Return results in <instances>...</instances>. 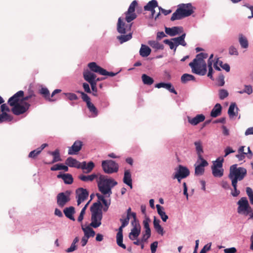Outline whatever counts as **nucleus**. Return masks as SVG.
<instances>
[{"label": "nucleus", "instance_id": "nucleus-43", "mask_svg": "<svg viewBox=\"0 0 253 253\" xmlns=\"http://www.w3.org/2000/svg\"><path fill=\"white\" fill-rule=\"evenodd\" d=\"M117 39L120 41L121 43H123L126 42L132 38V34L131 33H128L127 35H121L117 37Z\"/></svg>", "mask_w": 253, "mask_h": 253}, {"label": "nucleus", "instance_id": "nucleus-10", "mask_svg": "<svg viewBox=\"0 0 253 253\" xmlns=\"http://www.w3.org/2000/svg\"><path fill=\"white\" fill-rule=\"evenodd\" d=\"M238 207L237 209L238 213L245 214L249 211H251V206L246 197L241 198L237 202Z\"/></svg>", "mask_w": 253, "mask_h": 253}, {"label": "nucleus", "instance_id": "nucleus-37", "mask_svg": "<svg viewBox=\"0 0 253 253\" xmlns=\"http://www.w3.org/2000/svg\"><path fill=\"white\" fill-rule=\"evenodd\" d=\"M48 153L52 155L53 157L52 161L50 164H53L55 162L61 161V159L60 155V152L58 149H56L53 152H48Z\"/></svg>", "mask_w": 253, "mask_h": 253}, {"label": "nucleus", "instance_id": "nucleus-30", "mask_svg": "<svg viewBox=\"0 0 253 253\" xmlns=\"http://www.w3.org/2000/svg\"><path fill=\"white\" fill-rule=\"evenodd\" d=\"M123 182L132 188V179L131 175L129 170H126L125 171Z\"/></svg>", "mask_w": 253, "mask_h": 253}, {"label": "nucleus", "instance_id": "nucleus-41", "mask_svg": "<svg viewBox=\"0 0 253 253\" xmlns=\"http://www.w3.org/2000/svg\"><path fill=\"white\" fill-rule=\"evenodd\" d=\"M239 42L242 48H246L248 47V41L247 38L241 34L239 35Z\"/></svg>", "mask_w": 253, "mask_h": 253}, {"label": "nucleus", "instance_id": "nucleus-16", "mask_svg": "<svg viewBox=\"0 0 253 253\" xmlns=\"http://www.w3.org/2000/svg\"><path fill=\"white\" fill-rule=\"evenodd\" d=\"M83 146V142L80 140L75 141L72 146L69 148V155H76L81 150Z\"/></svg>", "mask_w": 253, "mask_h": 253}, {"label": "nucleus", "instance_id": "nucleus-39", "mask_svg": "<svg viewBox=\"0 0 253 253\" xmlns=\"http://www.w3.org/2000/svg\"><path fill=\"white\" fill-rule=\"evenodd\" d=\"M13 117L7 114L6 112H2L0 114V122L2 123L3 122H10L12 120Z\"/></svg>", "mask_w": 253, "mask_h": 253}, {"label": "nucleus", "instance_id": "nucleus-27", "mask_svg": "<svg viewBox=\"0 0 253 253\" xmlns=\"http://www.w3.org/2000/svg\"><path fill=\"white\" fill-rule=\"evenodd\" d=\"M141 227H133L129 233L128 237L131 240L136 239L140 233Z\"/></svg>", "mask_w": 253, "mask_h": 253}, {"label": "nucleus", "instance_id": "nucleus-50", "mask_svg": "<svg viewBox=\"0 0 253 253\" xmlns=\"http://www.w3.org/2000/svg\"><path fill=\"white\" fill-rule=\"evenodd\" d=\"M117 238V245L122 248L124 249H126V246L125 244L123 243V234H117L116 236Z\"/></svg>", "mask_w": 253, "mask_h": 253}, {"label": "nucleus", "instance_id": "nucleus-38", "mask_svg": "<svg viewBox=\"0 0 253 253\" xmlns=\"http://www.w3.org/2000/svg\"><path fill=\"white\" fill-rule=\"evenodd\" d=\"M82 229L84 232V235L87 236L88 238L90 237H93L95 235V231L88 226L85 228L82 226Z\"/></svg>", "mask_w": 253, "mask_h": 253}, {"label": "nucleus", "instance_id": "nucleus-25", "mask_svg": "<svg viewBox=\"0 0 253 253\" xmlns=\"http://www.w3.org/2000/svg\"><path fill=\"white\" fill-rule=\"evenodd\" d=\"M155 87L158 88H160L161 87L165 88L169 90L170 92L173 93L175 94H177V92L176 91L174 87H172V84L170 83H158L155 85Z\"/></svg>", "mask_w": 253, "mask_h": 253}, {"label": "nucleus", "instance_id": "nucleus-5", "mask_svg": "<svg viewBox=\"0 0 253 253\" xmlns=\"http://www.w3.org/2000/svg\"><path fill=\"white\" fill-rule=\"evenodd\" d=\"M247 174V170L242 167H237V165H233L230 168L229 178L232 183H237L238 180L241 181L244 179Z\"/></svg>", "mask_w": 253, "mask_h": 253}, {"label": "nucleus", "instance_id": "nucleus-13", "mask_svg": "<svg viewBox=\"0 0 253 253\" xmlns=\"http://www.w3.org/2000/svg\"><path fill=\"white\" fill-rule=\"evenodd\" d=\"M132 23L126 24L122 17L118 19L117 23V31L122 34H125L131 30Z\"/></svg>", "mask_w": 253, "mask_h": 253}, {"label": "nucleus", "instance_id": "nucleus-60", "mask_svg": "<svg viewBox=\"0 0 253 253\" xmlns=\"http://www.w3.org/2000/svg\"><path fill=\"white\" fill-rule=\"evenodd\" d=\"M232 185L234 188V191L231 193V194L233 197H237L240 194V191L237 189V183H232Z\"/></svg>", "mask_w": 253, "mask_h": 253}, {"label": "nucleus", "instance_id": "nucleus-59", "mask_svg": "<svg viewBox=\"0 0 253 253\" xmlns=\"http://www.w3.org/2000/svg\"><path fill=\"white\" fill-rule=\"evenodd\" d=\"M67 98L70 100H77L78 97L77 95L73 93H65Z\"/></svg>", "mask_w": 253, "mask_h": 253}, {"label": "nucleus", "instance_id": "nucleus-23", "mask_svg": "<svg viewBox=\"0 0 253 253\" xmlns=\"http://www.w3.org/2000/svg\"><path fill=\"white\" fill-rule=\"evenodd\" d=\"M84 79L89 84H92L95 82V78H96V75L89 71H84L83 73Z\"/></svg>", "mask_w": 253, "mask_h": 253}, {"label": "nucleus", "instance_id": "nucleus-1", "mask_svg": "<svg viewBox=\"0 0 253 253\" xmlns=\"http://www.w3.org/2000/svg\"><path fill=\"white\" fill-rule=\"evenodd\" d=\"M208 57V54L206 53H200L197 54L196 58L193 62L189 64V66L191 68L192 71L196 74L204 76L207 73V65L204 60Z\"/></svg>", "mask_w": 253, "mask_h": 253}, {"label": "nucleus", "instance_id": "nucleus-8", "mask_svg": "<svg viewBox=\"0 0 253 253\" xmlns=\"http://www.w3.org/2000/svg\"><path fill=\"white\" fill-rule=\"evenodd\" d=\"M11 109L12 112L15 115L18 116L25 113L29 108L30 104L26 102L15 104Z\"/></svg>", "mask_w": 253, "mask_h": 253}, {"label": "nucleus", "instance_id": "nucleus-56", "mask_svg": "<svg viewBox=\"0 0 253 253\" xmlns=\"http://www.w3.org/2000/svg\"><path fill=\"white\" fill-rule=\"evenodd\" d=\"M228 96V91L223 89H221L219 91V96L220 99L223 100Z\"/></svg>", "mask_w": 253, "mask_h": 253}, {"label": "nucleus", "instance_id": "nucleus-40", "mask_svg": "<svg viewBox=\"0 0 253 253\" xmlns=\"http://www.w3.org/2000/svg\"><path fill=\"white\" fill-rule=\"evenodd\" d=\"M148 44L153 48H154L156 50L163 49L164 48V46L163 44L159 43L158 42L156 41H150L148 42Z\"/></svg>", "mask_w": 253, "mask_h": 253}, {"label": "nucleus", "instance_id": "nucleus-34", "mask_svg": "<svg viewBox=\"0 0 253 253\" xmlns=\"http://www.w3.org/2000/svg\"><path fill=\"white\" fill-rule=\"evenodd\" d=\"M160 220L157 219L155 216H154L153 224L154 227L155 229L157 232L161 235H163L164 232L163 228L160 224Z\"/></svg>", "mask_w": 253, "mask_h": 253}, {"label": "nucleus", "instance_id": "nucleus-47", "mask_svg": "<svg viewBox=\"0 0 253 253\" xmlns=\"http://www.w3.org/2000/svg\"><path fill=\"white\" fill-rule=\"evenodd\" d=\"M235 109H236L237 110H238V108L236 106L235 103H232L230 104L228 111V114L230 117H233L237 115L236 113L234 112Z\"/></svg>", "mask_w": 253, "mask_h": 253}, {"label": "nucleus", "instance_id": "nucleus-3", "mask_svg": "<svg viewBox=\"0 0 253 253\" xmlns=\"http://www.w3.org/2000/svg\"><path fill=\"white\" fill-rule=\"evenodd\" d=\"M195 8L191 3H181L178 5L176 11L172 14L170 20L172 21L188 17L194 12Z\"/></svg>", "mask_w": 253, "mask_h": 253}, {"label": "nucleus", "instance_id": "nucleus-17", "mask_svg": "<svg viewBox=\"0 0 253 253\" xmlns=\"http://www.w3.org/2000/svg\"><path fill=\"white\" fill-rule=\"evenodd\" d=\"M158 7V2L156 0H152L148 2V3L144 7V9L146 11H150L151 12V16L152 17H155L154 16L155 11V8Z\"/></svg>", "mask_w": 253, "mask_h": 253}, {"label": "nucleus", "instance_id": "nucleus-49", "mask_svg": "<svg viewBox=\"0 0 253 253\" xmlns=\"http://www.w3.org/2000/svg\"><path fill=\"white\" fill-rule=\"evenodd\" d=\"M79 239L78 237H76L73 243H72L70 248L66 250V252L70 253L75 251L77 249L76 244L79 242Z\"/></svg>", "mask_w": 253, "mask_h": 253}, {"label": "nucleus", "instance_id": "nucleus-18", "mask_svg": "<svg viewBox=\"0 0 253 253\" xmlns=\"http://www.w3.org/2000/svg\"><path fill=\"white\" fill-rule=\"evenodd\" d=\"M175 174L185 178L189 175L190 171L186 167L179 165Z\"/></svg>", "mask_w": 253, "mask_h": 253}, {"label": "nucleus", "instance_id": "nucleus-53", "mask_svg": "<svg viewBox=\"0 0 253 253\" xmlns=\"http://www.w3.org/2000/svg\"><path fill=\"white\" fill-rule=\"evenodd\" d=\"M35 96L36 95L34 93V91L31 89H29L28 91V94L25 96H24V97L23 98V100H24V101L26 102V101H28L29 99L33 97H35Z\"/></svg>", "mask_w": 253, "mask_h": 253}, {"label": "nucleus", "instance_id": "nucleus-48", "mask_svg": "<svg viewBox=\"0 0 253 253\" xmlns=\"http://www.w3.org/2000/svg\"><path fill=\"white\" fill-rule=\"evenodd\" d=\"M40 92L41 94L43 95L44 98H45L46 99H48L49 101H54V100L50 98L49 91L47 88H42L40 91Z\"/></svg>", "mask_w": 253, "mask_h": 253}, {"label": "nucleus", "instance_id": "nucleus-64", "mask_svg": "<svg viewBox=\"0 0 253 253\" xmlns=\"http://www.w3.org/2000/svg\"><path fill=\"white\" fill-rule=\"evenodd\" d=\"M236 252L237 250L234 247L227 248L224 250V252L225 253H236Z\"/></svg>", "mask_w": 253, "mask_h": 253}, {"label": "nucleus", "instance_id": "nucleus-55", "mask_svg": "<svg viewBox=\"0 0 253 253\" xmlns=\"http://www.w3.org/2000/svg\"><path fill=\"white\" fill-rule=\"evenodd\" d=\"M151 222L150 219L147 216H145V219L143 221V224L144 226V228L145 230H148V231H151V229L149 227V223Z\"/></svg>", "mask_w": 253, "mask_h": 253}, {"label": "nucleus", "instance_id": "nucleus-12", "mask_svg": "<svg viewBox=\"0 0 253 253\" xmlns=\"http://www.w3.org/2000/svg\"><path fill=\"white\" fill-rule=\"evenodd\" d=\"M24 92L22 90H20L14 94L8 99V103L10 106H13L16 104L21 103L24 101L23 100Z\"/></svg>", "mask_w": 253, "mask_h": 253}, {"label": "nucleus", "instance_id": "nucleus-19", "mask_svg": "<svg viewBox=\"0 0 253 253\" xmlns=\"http://www.w3.org/2000/svg\"><path fill=\"white\" fill-rule=\"evenodd\" d=\"M94 166V164L91 161L87 164L86 162H83L81 163L80 169H82L84 173H88L92 170Z\"/></svg>", "mask_w": 253, "mask_h": 253}, {"label": "nucleus", "instance_id": "nucleus-24", "mask_svg": "<svg viewBox=\"0 0 253 253\" xmlns=\"http://www.w3.org/2000/svg\"><path fill=\"white\" fill-rule=\"evenodd\" d=\"M88 67L91 71L95 73H99L100 75L104 73V72L105 71H104V69L97 65L95 62H92L89 63L88 64Z\"/></svg>", "mask_w": 253, "mask_h": 253}, {"label": "nucleus", "instance_id": "nucleus-45", "mask_svg": "<svg viewBox=\"0 0 253 253\" xmlns=\"http://www.w3.org/2000/svg\"><path fill=\"white\" fill-rule=\"evenodd\" d=\"M195 78L194 76L188 74H184L181 77V81L182 83H186L190 81H195Z\"/></svg>", "mask_w": 253, "mask_h": 253}, {"label": "nucleus", "instance_id": "nucleus-36", "mask_svg": "<svg viewBox=\"0 0 253 253\" xmlns=\"http://www.w3.org/2000/svg\"><path fill=\"white\" fill-rule=\"evenodd\" d=\"M151 49L148 46L142 44L139 53L141 56L145 57L149 56L151 53Z\"/></svg>", "mask_w": 253, "mask_h": 253}, {"label": "nucleus", "instance_id": "nucleus-58", "mask_svg": "<svg viewBox=\"0 0 253 253\" xmlns=\"http://www.w3.org/2000/svg\"><path fill=\"white\" fill-rule=\"evenodd\" d=\"M41 153L40 150H38V148L31 151L28 157L29 158L35 159L37 157V156L39 155Z\"/></svg>", "mask_w": 253, "mask_h": 253}, {"label": "nucleus", "instance_id": "nucleus-2", "mask_svg": "<svg viewBox=\"0 0 253 253\" xmlns=\"http://www.w3.org/2000/svg\"><path fill=\"white\" fill-rule=\"evenodd\" d=\"M98 190L103 195L112 194L111 189L117 185L118 183L112 178H108L107 176L99 174L97 180Z\"/></svg>", "mask_w": 253, "mask_h": 253}, {"label": "nucleus", "instance_id": "nucleus-28", "mask_svg": "<svg viewBox=\"0 0 253 253\" xmlns=\"http://www.w3.org/2000/svg\"><path fill=\"white\" fill-rule=\"evenodd\" d=\"M185 36L186 34L184 33L178 37L171 39V40L174 42L176 46H177L178 45H181L183 46H185L187 45L186 42L184 41Z\"/></svg>", "mask_w": 253, "mask_h": 253}, {"label": "nucleus", "instance_id": "nucleus-20", "mask_svg": "<svg viewBox=\"0 0 253 253\" xmlns=\"http://www.w3.org/2000/svg\"><path fill=\"white\" fill-rule=\"evenodd\" d=\"M183 30L181 27H173L172 28H165V32L170 36H175L181 33Z\"/></svg>", "mask_w": 253, "mask_h": 253}, {"label": "nucleus", "instance_id": "nucleus-62", "mask_svg": "<svg viewBox=\"0 0 253 253\" xmlns=\"http://www.w3.org/2000/svg\"><path fill=\"white\" fill-rule=\"evenodd\" d=\"M229 53L230 55H237L238 54L237 49L233 46L230 47L229 49Z\"/></svg>", "mask_w": 253, "mask_h": 253}, {"label": "nucleus", "instance_id": "nucleus-63", "mask_svg": "<svg viewBox=\"0 0 253 253\" xmlns=\"http://www.w3.org/2000/svg\"><path fill=\"white\" fill-rule=\"evenodd\" d=\"M158 242L157 241L154 242L153 243L151 244L150 248L152 253H155L157 248L158 247Z\"/></svg>", "mask_w": 253, "mask_h": 253}, {"label": "nucleus", "instance_id": "nucleus-4", "mask_svg": "<svg viewBox=\"0 0 253 253\" xmlns=\"http://www.w3.org/2000/svg\"><path fill=\"white\" fill-rule=\"evenodd\" d=\"M101 208V205L99 202L93 203L90 207L91 222L90 225L93 228H97L101 224L102 211Z\"/></svg>", "mask_w": 253, "mask_h": 253}, {"label": "nucleus", "instance_id": "nucleus-7", "mask_svg": "<svg viewBox=\"0 0 253 253\" xmlns=\"http://www.w3.org/2000/svg\"><path fill=\"white\" fill-rule=\"evenodd\" d=\"M137 5L138 3L136 0L132 1L127 10L124 13L125 15V20L127 23H130L136 18L137 15L135 13V10Z\"/></svg>", "mask_w": 253, "mask_h": 253}, {"label": "nucleus", "instance_id": "nucleus-33", "mask_svg": "<svg viewBox=\"0 0 253 253\" xmlns=\"http://www.w3.org/2000/svg\"><path fill=\"white\" fill-rule=\"evenodd\" d=\"M194 145L196 147V150L198 155V159H204L202 156V153H203V149L202 145V142L200 140L195 141Z\"/></svg>", "mask_w": 253, "mask_h": 253}, {"label": "nucleus", "instance_id": "nucleus-22", "mask_svg": "<svg viewBox=\"0 0 253 253\" xmlns=\"http://www.w3.org/2000/svg\"><path fill=\"white\" fill-rule=\"evenodd\" d=\"M81 163L79 161L71 157H68L65 161V164L71 168L80 169Z\"/></svg>", "mask_w": 253, "mask_h": 253}, {"label": "nucleus", "instance_id": "nucleus-15", "mask_svg": "<svg viewBox=\"0 0 253 253\" xmlns=\"http://www.w3.org/2000/svg\"><path fill=\"white\" fill-rule=\"evenodd\" d=\"M199 161H201V163L197 165H195V174L197 176L203 175L205 172L204 168L209 165L208 162L204 159H198L197 162Z\"/></svg>", "mask_w": 253, "mask_h": 253}, {"label": "nucleus", "instance_id": "nucleus-29", "mask_svg": "<svg viewBox=\"0 0 253 253\" xmlns=\"http://www.w3.org/2000/svg\"><path fill=\"white\" fill-rule=\"evenodd\" d=\"M57 177L62 178L64 183L67 184H71L73 182V178L69 173L59 174L57 175Z\"/></svg>", "mask_w": 253, "mask_h": 253}, {"label": "nucleus", "instance_id": "nucleus-54", "mask_svg": "<svg viewBox=\"0 0 253 253\" xmlns=\"http://www.w3.org/2000/svg\"><path fill=\"white\" fill-rule=\"evenodd\" d=\"M159 12L158 13V14L155 15V19L156 20L160 15V12H161L163 14H164L165 15H167L170 13L171 12V10H166L161 7H159Z\"/></svg>", "mask_w": 253, "mask_h": 253}, {"label": "nucleus", "instance_id": "nucleus-21", "mask_svg": "<svg viewBox=\"0 0 253 253\" xmlns=\"http://www.w3.org/2000/svg\"><path fill=\"white\" fill-rule=\"evenodd\" d=\"M205 119V117L203 114L197 115L195 117L191 118L188 117V122L192 125L195 126L201 122H203Z\"/></svg>", "mask_w": 253, "mask_h": 253}, {"label": "nucleus", "instance_id": "nucleus-51", "mask_svg": "<svg viewBox=\"0 0 253 253\" xmlns=\"http://www.w3.org/2000/svg\"><path fill=\"white\" fill-rule=\"evenodd\" d=\"M164 43L169 45L170 49H173L175 52L176 47L174 42L171 40L166 39L163 41Z\"/></svg>", "mask_w": 253, "mask_h": 253}, {"label": "nucleus", "instance_id": "nucleus-46", "mask_svg": "<svg viewBox=\"0 0 253 253\" xmlns=\"http://www.w3.org/2000/svg\"><path fill=\"white\" fill-rule=\"evenodd\" d=\"M224 159L222 157L218 158L215 161L213 162V165L211 168H222Z\"/></svg>", "mask_w": 253, "mask_h": 253}, {"label": "nucleus", "instance_id": "nucleus-26", "mask_svg": "<svg viewBox=\"0 0 253 253\" xmlns=\"http://www.w3.org/2000/svg\"><path fill=\"white\" fill-rule=\"evenodd\" d=\"M65 215L70 219L75 221V219L73 216V214L75 213L74 207L71 206L68 208H66L63 210Z\"/></svg>", "mask_w": 253, "mask_h": 253}, {"label": "nucleus", "instance_id": "nucleus-11", "mask_svg": "<svg viewBox=\"0 0 253 253\" xmlns=\"http://www.w3.org/2000/svg\"><path fill=\"white\" fill-rule=\"evenodd\" d=\"M77 92L81 94L82 98L86 103L87 107L89 111L94 114L95 116H96L98 115L97 110L94 105L91 102L90 97L82 91H78Z\"/></svg>", "mask_w": 253, "mask_h": 253}, {"label": "nucleus", "instance_id": "nucleus-52", "mask_svg": "<svg viewBox=\"0 0 253 253\" xmlns=\"http://www.w3.org/2000/svg\"><path fill=\"white\" fill-rule=\"evenodd\" d=\"M240 94H243L244 93H246L250 95L253 93V88L252 86L250 85H245V88L243 90H241L238 91Z\"/></svg>", "mask_w": 253, "mask_h": 253}, {"label": "nucleus", "instance_id": "nucleus-6", "mask_svg": "<svg viewBox=\"0 0 253 253\" xmlns=\"http://www.w3.org/2000/svg\"><path fill=\"white\" fill-rule=\"evenodd\" d=\"M102 167L104 171L108 174L117 172L119 165L113 160H106L102 162Z\"/></svg>", "mask_w": 253, "mask_h": 253}, {"label": "nucleus", "instance_id": "nucleus-57", "mask_svg": "<svg viewBox=\"0 0 253 253\" xmlns=\"http://www.w3.org/2000/svg\"><path fill=\"white\" fill-rule=\"evenodd\" d=\"M151 236V231H148V230L145 231V233L143 235V237L141 239V242L142 243H144L146 242L147 240Z\"/></svg>", "mask_w": 253, "mask_h": 253}, {"label": "nucleus", "instance_id": "nucleus-35", "mask_svg": "<svg viewBox=\"0 0 253 253\" xmlns=\"http://www.w3.org/2000/svg\"><path fill=\"white\" fill-rule=\"evenodd\" d=\"M156 208L157 210L158 213L160 216L162 220L164 222H166L168 219V216L164 211V208L160 205H157Z\"/></svg>", "mask_w": 253, "mask_h": 253}, {"label": "nucleus", "instance_id": "nucleus-42", "mask_svg": "<svg viewBox=\"0 0 253 253\" xmlns=\"http://www.w3.org/2000/svg\"><path fill=\"white\" fill-rule=\"evenodd\" d=\"M141 78L143 84H145L151 85L154 82L152 78L146 74H143L142 75Z\"/></svg>", "mask_w": 253, "mask_h": 253}, {"label": "nucleus", "instance_id": "nucleus-9", "mask_svg": "<svg viewBox=\"0 0 253 253\" xmlns=\"http://www.w3.org/2000/svg\"><path fill=\"white\" fill-rule=\"evenodd\" d=\"M71 192L67 190L64 192L59 193L57 196V204L59 207H63L68 202L70 201Z\"/></svg>", "mask_w": 253, "mask_h": 253}, {"label": "nucleus", "instance_id": "nucleus-61", "mask_svg": "<svg viewBox=\"0 0 253 253\" xmlns=\"http://www.w3.org/2000/svg\"><path fill=\"white\" fill-rule=\"evenodd\" d=\"M217 83L219 86H223L224 84V77L223 75L219 76Z\"/></svg>", "mask_w": 253, "mask_h": 253}, {"label": "nucleus", "instance_id": "nucleus-32", "mask_svg": "<svg viewBox=\"0 0 253 253\" xmlns=\"http://www.w3.org/2000/svg\"><path fill=\"white\" fill-rule=\"evenodd\" d=\"M222 107L219 103H217L214 106L211 112V116L212 117L215 118L221 114Z\"/></svg>", "mask_w": 253, "mask_h": 253}, {"label": "nucleus", "instance_id": "nucleus-14", "mask_svg": "<svg viewBox=\"0 0 253 253\" xmlns=\"http://www.w3.org/2000/svg\"><path fill=\"white\" fill-rule=\"evenodd\" d=\"M77 198V204L80 205L81 203L85 200L88 196L87 190L83 188H79L76 191Z\"/></svg>", "mask_w": 253, "mask_h": 253}, {"label": "nucleus", "instance_id": "nucleus-31", "mask_svg": "<svg viewBox=\"0 0 253 253\" xmlns=\"http://www.w3.org/2000/svg\"><path fill=\"white\" fill-rule=\"evenodd\" d=\"M99 174H100L95 173L88 175L82 174L79 176V178L83 181H92L94 179L97 178L99 176Z\"/></svg>", "mask_w": 253, "mask_h": 253}, {"label": "nucleus", "instance_id": "nucleus-44", "mask_svg": "<svg viewBox=\"0 0 253 253\" xmlns=\"http://www.w3.org/2000/svg\"><path fill=\"white\" fill-rule=\"evenodd\" d=\"M212 173L214 177H220L223 175V169L221 168H211Z\"/></svg>", "mask_w": 253, "mask_h": 253}]
</instances>
